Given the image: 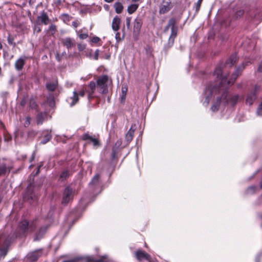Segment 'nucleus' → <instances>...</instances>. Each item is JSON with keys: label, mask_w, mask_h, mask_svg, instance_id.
<instances>
[{"label": "nucleus", "mask_w": 262, "mask_h": 262, "mask_svg": "<svg viewBox=\"0 0 262 262\" xmlns=\"http://www.w3.org/2000/svg\"><path fill=\"white\" fill-rule=\"evenodd\" d=\"M172 6L170 0H163L159 6V13L163 14L167 13Z\"/></svg>", "instance_id": "nucleus-9"}, {"label": "nucleus", "mask_w": 262, "mask_h": 262, "mask_svg": "<svg viewBox=\"0 0 262 262\" xmlns=\"http://www.w3.org/2000/svg\"><path fill=\"white\" fill-rule=\"evenodd\" d=\"M35 30H36L37 31V32H39L41 31V29L40 28V27H37V25L35 24V28H34Z\"/></svg>", "instance_id": "nucleus-59"}, {"label": "nucleus", "mask_w": 262, "mask_h": 262, "mask_svg": "<svg viewBox=\"0 0 262 262\" xmlns=\"http://www.w3.org/2000/svg\"><path fill=\"white\" fill-rule=\"evenodd\" d=\"M48 113L47 112H39L36 116V123L41 125L47 118Z\"/></svg>", "instance_id": "nucleus-16"}, {"label": "nucleus", "mask_w": 262, "mask_h": 262, "mask_svg": "<svg viewBox=\"0 0 262 262\" xmlns=\"http://www.w3.org/2000/svg\"><path fill=\"white\" fill-rule=\"evenodd\" d=\"M255 189V187L254 186H250L248 188V191H251L252 192H254Z\"/></svg>", "instance_id": "nucleus-56"}, {"label": "nucleus", "mask_w": 262, "mask_h": 262, "mask_svg": "<svg viewBox=\"0 0 262 262\" xmlns=\"http://www.w3.org/2000/svg\"><path fill=\"white\" fill-rule=\"evenodd\" d=\"M56 30V27L55 25H51L49 28V31H52L55 32Z\"/></svg>", "instance_id": "nucleus-47"}, {"label": "nucleus", "mask_w": 262, "mask_h": 262, "mask_svg": "<svg viewBox=\"0 0 262 262\" xmlns=\"http://www.w3.org/2000/svg\"><path fill=\"white\" fill-rule=\"evenodd\" d=\"M131 17H127L126 18V25L128 29H130V27Z\"/></svg>", "instance_id": "nucleus-41"}, {"label": "nucleus", "mask_w": 262, "mask_h": 262, "mask_svg": "<svg viewBox=\"0 0 262 262\" xmlns=\"http://www.w3.org/2000/svg\"><path fill=\"white\" fill-rule=\"evenodd\" d=\"M13 41H14V39H13V37H11L10 36H9L8 37V43L10 44V45L13 44V46H15V43H14Z\"/></svg>", "instance_id": "nucleus-45"}, {"label": "nucleus", "mask_w": 262, "mask_h": 262, "mask_svg": "<svg viewBox=\"0 0 262 262\" xmlns=\"http://www.w3.org/2000/svg\"><path fill=\"white\" fill-rule=\"evenodd\" d=\"M82 139L83 140H89L93 143L94 146H100V143L99 140L97 139L94 138L93 137L90 136L88 134H85L83 135Z\"/></svg>", "instance_id": "nucleus-18"}, {"label": "nucleus", "mask_w": 262, "mask_h": 262, "mask_svg": "<svg viewBox=\"0 0 262 262\" xmlns=\"http://www.w3.org/2000/svg\"><path fill=\"white\" fill-rule=\"evenodd\" d=\"M79 259V257H75L71 259L63 260L62 262H77Z\"/></svg>", "instance_id": "nucleus-44"}, {"label": "nucleus", "mask_w": 262, "mask_h": 262, "mask_svg": "<svg viewBox=\"0 0 262 262\" xmlns=\"http://www.w3.org/2000/svg\"><path fill=\"white\" fill-rule=\"evenodd\" d=\"M49 227L48 225L41 227L36 233L34 240L35 241L40 240L48 230Z\"/></svg>", "instance_id": "nucleus-14"}, {"label": "nucleus", "mask_w": 262, "mask_h": 262, "mask_svg": "<svg viewBox=\"0 0 262 262\" xmlns=\"http://www.w3.org/2000/svg\"><path fill=\"white\" fill-rule=\"evenodd\" d=\"M127 88L125 87H122V96H121V102L124 101L126 97V92H127Z\"/></svg>", "instance_id": "nucleus-35"}, {"label": "nucleus", "mask_w": 262, "mask_h": 262, "mask_svg": "<svg viewBox=\"0 0 262 262\" xmlns=\"http://www.w3.org/2000/svg\"><path fill=\"white\" fill-rule=\"evenodd\" d=\"M88 37L87 33L80 34L79 35V37L81 39H86Z\"/></svg>", "instance_id": "nucleus-48"}, {"label": "nucleus", "mask_w": 262, "mask_h": 262, "mask_svg": "<svg viewBox=\"0 0 262 262\" xmlns=\"http://www.w3.org/2000/svg\"><path fill=\"white\" fill-rule=\"evenodd\" d=\"M43 165V163L41 162L39 165L38 166V167H37V170L36 172V173H35L34 176H37V174H38L40 172V168Z\"/></svg>", "instance_id": "nucleus-50"}, {"label": "nucleus", "mask_w": 262, "mask_h": 262, "mask_svg": "<svg viewBox=\"0 0 262 262\" xmlns=\"http://www.w3.org/2000/svg\"><path fill=\"white\" fill-rule=\"evenodd\" d=\"M202 1L203 0H198L195 4V13H198L199 11Z\"/></svg>", "instance_id": "nucleus-36"}, {"label": "nucleus", "mask_w": 262, "mask_h": 262, "mask_svg": "<svg viewBox=\"0 0 262 262\" xmlns=\"http://www.w3.org/2000/svg\"><path fill=\"white\" fill-rule=\"evenodd\" d=\"M35 198V194L33 192V188L31 186H29L27 188V190L24 194L23 199L25 201H32Z\"/></svg>", "instance_id": "nucleus-12"}, {"label": "nucleus", "mask_w": 262, "mask_h": 262, "mask_svg": "<svg viewBox=\"0 0 262 262\" xmlns=\"http://www.w3.org/2000/svg\"><path fill=\"white\" fill-rule=\"evenodd\" d=\"M99 54V50L98 49H97L95 52L94 59L95 60H98Z\"/></svg>", "instance_id": "nucleus-51"}, {"label": "nucleus", "mask_w": 262, "mask_h": 262, "mask_svg": "<svg viewBox=\"0 0 262 262\" xmlns=\"http://www.w3.org/2000/svg\"><path fill=\"white\" fill-rule=\"evenodd\" d=\"M93 94L94 93H92L91 94V92H89V95H88V99L89 100H90L91 99L93 98Z\"/></svg>", "instance_id": "nucleus-58"}, {"label": "nucleus", "mask_w": 262, "mask_h": 262, "mask_svg": "<svg viewBox=\"0 0 262 262\" xmlns=\"http://www.w3.org/2000/svg\"><path fill=\"white\" fill-rule=\"evenodd\" d=\"M106 261L107 258L105 257H102L97 260H94L93 258L89 257L85 259V262H106Z\"/></svg>", "instance_id": "nucleus-30"}, {"label": "nucleus", "mask_w": 262, "mask_h": 262, "mask_svg": "<svg viewBox=\"0 0 262 262\" xmlns=\"http://www.w3.org/2000/svg\"><path fill=\"white\" fill-rule=\"evenodd\" d=\"M79 25V23H78L77 21H75L72 22V26L75 28H77Z\"/></svg>", "instance_id": "nucleus-54"}, {"label": "nucleus", "mask_w": 262, "mask_h": 262, "mask_svg": "<svg viewBox=\"0 0 262 262\" xmlns=\"http://www.w3.org/2000/svg\"><path fill=\"white\" fill-rule=\"evenodd\" d=\"M62 17L64 21H69L70 19V16L67 14H63L62 15Z\"/></svg>", "instance_id": "nucleus-40"}, {"label": "nucleus", "mask_w": 262, "mask_h": 262, "mask_svg": "<svg viewBox=\"0 0 262 262\" xmlns=\"http://www.w3.org/2000/svg\"><path fill=\"white\" fill-rule=\"evenodd\" d=\"M37 105L33 98H32L30 100V106L31 108H36Z\"/></svg>", "instance_id": "nucleus-37"}, {"label": "nucleus", "mask_w": 262, "mask_h": 262, "mask_svg": "<svg viewBox=\"0 0 262 262\" xmlns=\"http://www.w3.org/2000/svg\"><path fill=\"white\" fill-rule=\"evenodd\" d=\"M237 57L236 53L233 54L227 59L225 63H219L214 71L213 76L215 79L213 83H210L204 91L205 100L204 104L207 106L209 103L210 98L213 94L220 93V86L226 82V77H223V71L225 68L232 67L237 61Z\"/></svg>", "instance_id": "nucleus-1"}, {"label": "nucleus", "mask_w": 262, "mask_h": 262, "mask_svg": "<svg viewBox=\"0 0 262 262\" xmlns=\"http://www.w3.org/2000/svg\"><path fill=\"white\" fill-rule=\"evenodd\" d=\"M96 86H97L96 82H95L94 81H92L90 82L89 86L91 89L90 92H91V94L92 93H94V91L95 90Z\"/></svg>", "instance_id": "nucleus-34"}, {"label": "nucleus", "mask_w": 262, "mask_h": 262, "mask_svg": "<svg viewBox=\"0 0 262 262\" xmlns=\"http://www.w3.org/2000/svg\"><path fill=\"white\" fill-rule=\"evenodd\" d=\"M34 159V154H33L32 157L31 159V161H33Z\"/></svg>", "instance_id": "nucleus-64"}, {"label": "nucleus", "mask_w": 262, "mask_h": 262, "mask_svg": "<svg viewBox=\"0 0 262 262\" xmlns=\"http://www.w3.org/2000/svg\"><path fill=\"white\" fill-rule=\"evenodd\" d=\"M50 19L47 15V14L43 11L41 12V15L37 16L35 24L37 25H40L42 24L44 25H48L49 23Z\"/></svg>", "instance_id": "nucleus-10"}, {"label": "nucleus", "mask_w": 262, "mask_h": 262, "mask_svg": "<svg viewBox=\"0 0 262 262\" xmlns=\"http://www.w3.org/2000/svg\"><path fill=\"white\" fill-rule=\"evenodd\" d=\"M43 249H38L29 252L26 256V258L30 262H35L42 255Z\"/></svg>", "instance_id": "nucleus-5"}, {"label": "nucleus", "mask_w": 262, "mask_h": 262, "mask_svg": "<svg viewBox=\"0 0 262 262\" xmlns=\"http://www.w3.org/2000/svg\"><path fill=\"white\" fill-rule=\"evenodd\" d=\"M135 130L133 129V126L130 127L126 134L125 139L127 142H130L133 138Z\"/></svg>", "instance_id": "nucleus-25"}, {"label": "nucleus", "mask_w": 262, "mask_h": 262, "mask_svg": "<svg viewBox=\"0 0 262 262\" xmlns=\"http://www.w3.org/2000/svg\"><path fill=\"white\" fill-rule=\"evenodd\" d=\"M257 71L258 72H262V62L259 64L257 69Z\"/></svg>", "instance_id": "nucleus-55"}, {"label": "nucleus", "mask_w": 262, "mask_h": 262, "mask_svg": "<svg viewBox=\"0 0 262 262\" xmlns=\"http://www.w3.org/2000/svg\"><path fill=\"white\" fill-rule=\"evenodd\" d=\"M61 43L68 50L75 46V41L74 39L70 37H66L61 39Z\"/></svg>", "instance_id": "nucleus-13"}, {"label": "nucleus", "mask_w": 262, "mask_h": 262, "mask_svg": "<svg viewBox=\"0 0 262 262\" xmlns=\"http://www.w3.org/2000/svg\"><path fill=\"white\" fill-rule=\"evenodd\" d=\"M107 81L108 76L106 75L99 76L98 78L96 84L100 93L105 94L108 93V86L106 84Z\"/></svg>", "instance_id": "nucleus-4"}, {"label": "nucleus", "mask_w": 262, "mask_h": 262, "mask_svg": "<svg viewBox=\"0 0 262 262\" xmlns=\"http://www.w3.org/2000/svg\"><path fill=\"white\" fill-rule=\"evenodd\" d=\"M135 256L136 258L140 261L143 260H150V256L147 253L143 250H138L135 252Z\"/></svg>", "instance_id": "nucleus-11"}, {"label": "nucleus", "mask_w": 262, "mask_h": 262, "mask_svg": "<svg viewBox=\"0 0 262 262\" xmlns=\"http://www.w3.org/2000/svg\"><path fill=\"white\" fill-rule=\"evenodd\" d=\"M223 100L222 96L221 97H217L216 98V101L214 102V103L212 104V106L211 107V110L213 112H215L217 111L219 109L221 102L222 100Z\"/></svg>", "instance_id": "nucleus-21"}, {"label": "nucleus", "mask_w": 262, "mask_h": 262, "mask_svg": "<svg viewBox=\"0 0 262 262\" xmlns=\"http://www.w3.org/2000/svg\"><path fill=\"white\" fill-rule=\"evenodd\" d=\"M11 169L9 167H7L6 164L2 163L0 164V177L5 176L7 172L9 173Z\"/></svg>", "instance_id": "nucleus-22"}, {"label": "nucleus", "mask_w": 262, "mask_h": 262, "mask_svg": "<svg viewBox=\"0 0 262 262\" xmlns=\"http://www.w3.org/2000/svg\"><path fill=\"white\" fill-rule=\"evenodd\" d=\"M74 190L70 186L67 187L63 192L62 200V204L67 205L71 200L73 199Z\"/></svg>", "instance_id": "nucleus-6"}, {"label": "nucleus", "mask_w": 262, "mask_h": 262, "mask_svg": "<svg viewBox=\"0 0 262 262\" xmlns=\"http://www.w3.org/2000/svg\"><path fill=\"white\" fill-rule=\"evenodd\" d=\"M138 7V4H132L128 7L127 11L128 13L132 14L135 12Z\"/></svg>", "instance_id": "nucleus-31"}, {"label": "nucleus", "mask_w": 262, "mask_h": 262, "mask_svg": "<svg viewBox=\"0 0 262 262\" xmlns=\"http://www.w3.org/2000/svg\"><path fill=\"white\" fill-rule=\"evenodd\" d=\"M72 101L70 103V106H73L75 105L79 101V96L76 91L73 92V96L70 98Z\"/></svg>", "instance_id": "nucleus-26"}, {"label": "nucleus", "mask_w": 262, "mask_h": 262, "mask_svg": "<svg viewBox=\"0 0 262 262\" xmlns=\"http://www.w3.org/2000/svg\"><path fill=\"white\" fill-rule=\"evenodd\" d=\"M25 58L20 57L16 61L14 66L16 70L20 71L23 68L25 64Z\"/></svg>", "instance_id": "nucleus-20"}, {"label": "nucleus", "mask_w": 262, "mask_h": 262, "mask_svg": "<svg viewBox=\"0 0 262 262\" xmlns=\"http://www.w3.org/2000/svg\"><path fill=\"white\" fill-rule=\"evenodd\" d=\"M47 102L50 107H53L55 106V100L53 95H50L48 97Z\"/></svg>", "instance_id": "nucleus-28"}, {"label": "nucleus", "mask_w": 262, "mask_h": 262, "mask_svg": "<svg viewBox=\"0 0 262 262\" xmlns=\"http://www.w3.org/2000/svg\"><path fill=\"white\" fill-rule=\"evenodd\" d=\"M121 19L118 16H116L113 20L112 27L114 31H117L120 29Z\"/></svg>", "instance_id": "nucleus-19"}, {"label": "nucleus", "mask_w": 262, "mask_h": 262, "mask_svg": "<svg viewBox=\"0 0 262 262\" xmlns=\"http://www.w3.org/2000/svg\"><path fill=\"white\" fill-rule=\"evenodd\" d=\"M56 59L58 60V61H60V57H59V55L57 54V56H56Z\"/></svg>", "instance_id": "nucleus-62"}, {"label": "nucleus", "mask_w": 262, "mask_h": 262, "mask_svg": "<svg viewBox=\"0 0 262 262\" xmlns=\"http://www.w3.org/2000/svg\"><path fill=\"white\" fill-rule=\"evenodd\" d=\"M244 11L243 10H239L235 13V17L236 18L240 17L244 14Z\"/></svg>", "instance_id": "nucleus-38"}, {"label": "nucleus", "mask_w": 262, "mask_h": 262, "mask_svg": "<svg viewBox=\"0 0 262 262\" xmlns=\"http://www.w3.org/2000/svg\"><path fill=\"white\" fill-rule=\"evenodd\" d=\"M52 136L51 133L48 131L46 132L43 134V139L40 141V144H45L48 143L51 139Z\"/></svg>", "instance_id": "nucleus-23"}, {"label": "nucleus", "mask_w": 262, "mask_h": 262, "mask_svg": "<svg viewBox=\"0 0 262 262\" xmlns=\"http://www.w3.org/2000/svg\"><path fill=\"white\" fill-rule=\"evenodd\" d=\"M100 178V175L99 174H96L94 176V177L93 178L91 181L90 182V185H95L97 184L99 182V180Z\"/></svg>", "instance_id": "nucleus-32"}, {"label": "nucleus", "mask_w": 262, "mask_h": 262, "mask_svg": "<svg viewBox=\"0 0 262 262\" xmlns=\"http://www.w3.org/2000/svg\"><path fill=\"white\" fill-rule=\"evenodd\" d=\"M260 89V86L258 85H255L254 86V89L253 90L251 91V92H254L256 94V91L259 90Z\"/></svg>", "instance_id": "nucleus-53"}, {"label": "nucleus", "mask_w": 262, "mask_h": 262, "mask_svg": "<svg viewBox=\"0 0 262 262\" xmlns=\"http://www.w3.org/2000/svg\"><path fill=\"white\" fill-rule=\"evenodd\" d=\"M29 136H34L35 135V133L34 131H30L28 133Z\"/></svg>", "instance_id": "nucleus-60"}, {"label": "nucleus", "mask_w": 262, "mask_h": 262, "mask_svg": "<svg viewBox=\"0 0 262 262\" xmlns=\"http://www.w3.org/2000/svg\"><path fill=\"white\" fill-rule=\"evenodd\" d=\"M107 3H111L114 0H104Z\"/></svg>", "instance_id": "nucleus-63"}, {"label": "nucleus", "mask_w": 262, "mask_h": 262, "mask_svg": "<svg viewBox=\"0 0 262 262\" xmlns=\"http://www.w3.org/2000/svg\"><path fill=\"white\" fill-rule=\"evenodd\" d=\"M100 40L98 37H93L92 39V41L94 43H98Z\"/></svg>", "instance_id": "nucleus-49"}, {"label": "nucleus", "mask_w": 262, "mask_h": 262, "mask_svg": "<svg viewBox=\"0 0 262 262\" xmlns=\"http://www.w3.org/2000/svg\"><path fill=\"white\" fill-rule=\"evenodd\" d=\"M46 87L48 91L53 92L57 88V83L47 82L46 84Z\"/></svg>", "instance_id": "nucleus-27"}, {"label": "nucleus", "mask_w": 262, "mask_h": 262, "mask_svg": "<svg viewBox=\"0 0 262 262\" xmlns=\"http://www.w3.org/2000/svg\"><path fill=\"white\" fill-rule=\"evenodd\" d=\"M115 38L117 42H119L122 40L121 38V34L119 32H117L115 35Z\"/></svg>", "instance_id": "nucleus-46"}, {"label": "nucleus", "mask_w": 262, "mask_h": 262, "mask_svg": "<svg viewBox=\"0 0 262 262\" xmlns=\"http://www.w3.org/2000/svg\"><path fill=\"white\" fill-rule=\"evenodd\" d=\"M249 62L243 63L242 65L238 67L235 71L232 74L231 77L229 80H227V75H223V77H226V82L225 84L220 86V93L222 92V97L225 103L231 106H234L239 98L238 95H230L228 93L227 85H232L237 78L241 75L242 71L245 66H248Z\"/></svg>", "instance_id": "nucleus-2"}, {"label": "nucleus", "mask_w": 262, "mask_h": 262, "mask_svg": "<svg viewBox=\"0 0 262 262\" xmlns=\"http://www.w3.org/2000/svg\"><path fill=\"white\" fill-rule=\"evenodd\" d=\"M256 99V94L254 92H250L247 96L246 103L249 105L253 104Z\"/></svg>", "instance_id": "nucleus-15"}, {"label": "nucleus", "mask_w": 262, "mask_h": 262, "mask_svg": "<svg viewBox=\"0 0 262 262\" xmlns=\"http://www.w3.org/2000/svg\"><path fill=\"white\" fill-rule=\"evenodd\" d=\"M177 24V21L175 18H170L168 22V24L167 26L165 27L164 32H167L168 30V29L170 28L171 29L172 28V27Z\"/></svg>", "instance_id": "nucleus-24"}, {"label": "nucleus", "mask_w": 262, "mask_h": 262, "mask_svg": "<svg viewBox=\"0 0 262 262\" xmlns=\"http://www.w3.org/2000/svg\"><path fill=\"white\" fill-rule=\"evenodd\" d=\"M36 227L34 221L28 222L26 220H23L18 224V232L20 234H26L28 233L33 232Z\"/></svg>", "instance_id": "nucleus-3"}, {"label": "nucleus", "mask_w": 262, "mask_h": 262, "mask_svg": "<svg viewBox=\"0 0 262 262\" xmlns=\"http://www.w3.org/2000/svg\"><path fill=\"white\" fill-rule=\"evenodd\" d=\"M77 46L79 51H82L85 49L86 45L85 44L79 43Z\"/></svg>", "instance_id": "nucleus-42"}, {"label": "nucleus", "mask_w": 262, "mask_h": 262, "mask_svg": "<svg viewBox=\"0 0 262 262\" xmlns=\"http://www.w3.org/2000/svg\"><path fill=\"white\" fill-rule=\"evenodd\" d=\"M55 210V207L54 206H51L49 212L48 216L49 217H51Z\"/></svg>", "instance_id": "nucleus-43"}, {"label": "nucleus", "mask_w": 262, "mask_h": 262, "mask_svg": "<svg viewBox=\"0 0 262 262\" xmlns=\"http://www.w3.org/2000/svg\"><path fill=\"white\" fill-rule=\"evenodd\" d=\"M1 251L2 252H3V253L4 254V255H6V251H5V250L1 249Z\"/></svg>", "instance_id": "nucleus-61"}, {"label": "nucleus", "mask_w": 262, "mask_h": 262, "mask_svg": "<svg viewBox=\"0 0 262 262\" xmlns=\"http://www.w3.org/2000/svg\"><path fill=\"white\" fill-rule=\"evenodd\" d=\"M78 96L83 97L85 95V91L84 90H81L79 93H78Z\"/></svg>", "instance_id": "nucleus-52"}, {"label": "nucleus", "mask_w": 262, "mask_h": 262, "mask_svg": "<svg viewBox=\"0 0 262 262\" xmlns=\"http://www.w3.org/2000/svg\"><path fill=\"white\" fill-rule=\"evenodd\" d=\"M70 176V172L68 170H63L60 176V179L61 181L66 180Z\"/></svg>", "instance_id": "nucleus-33"}, {"label": "nucleus", "mask_w": 262, "mask_h": 262, "mask_svg": "<svg viewBox=\"0 0 262 262\" xmlns=\"http://www.w3.org/2000/svg\"><path fill=\"white\" fill-rule=\"evenodd\" d=\"M178 30V27L176 25H175L171 29V34L169 37L168 43L164 47L165 49L168 50L172 46L174 43V38L177 36Z\"/></svg>", "instance_id": "nucleus-8"}, {"label": "nucleus", "mask_w": 262, "mask_h": 262, "mask_svg": "<svg viewBox=\"0 0 262 262\" xmlns=\"http://www.w3.org/2000/svg\"><path fill=\"white\" fill-rule=\"evenodd\" d=\"M116 12L118 14L121 13L123 10V7L121 3L117 2L114 4Z\"/></svg>", "instance_id": "nucleus-29"}, {"label": "nucleus", "mask_w": 262, "mask_h": 262, "mask_svg": "<svg viewBox=\"0 0 262 262\" xmlns=\"http://www.w3.org/2000/svg\"><path fill=\"white\" fill-rule=\"evenodd\" d=\"M20 104L21 106H25V104H26V100L25 99H23V100H21V101H20Z\"/></svg>", "instance_id": "nucleus-57"}, {"label": "nucleus", "mask_w": 262, "mask_h": 262, "mask_svg": "<svg viewBox=\"0 0 262 262\" xmlns=\"http://www.w3.org/2000/svg\"><path fill=\"white\" fill-rule=\"evenodd\" d=\"M31 118L30 117L28 116L26 117V121L25 122L24 125L25 126L28 127L29 125L30 124V121H31Z\"/></svg>", "instance_id": "nucleus-39"}, {"label": "nucleus", "mask_w": 262, "mask_h": 262, "mask_svg": "<svg viewBox=\"0 0 262 262\" xmlns=\"http://www.w3.org/2000/svg\"><path fill=\"white\" fill-rule=\"evenodd\" d=\"M121 145V142L117 141L115 145L112 148V151L111 156V163L116 164L118 160L119 147Z\"/></svg>", "instance_id": "nucleus-7"}, {"label": "nucleus", "mask_w": 262, "mask_h": 262, "mask_svg": "<svg viewBox=\"0 0 262 262\" xmlns=\"http://www.w3.org/2000/svg\"><path fill=\"white\" fill-rule=\"evenodd\" d=\"M142 20L141 18L137 17L135 19L134 25V33H139L142 27Z\"/></svg>", "instance_id": "nucleus-17"}]
</instances>
